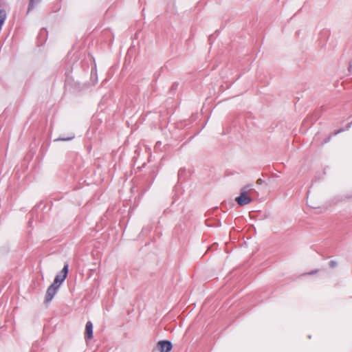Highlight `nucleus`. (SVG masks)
<instances>
[{"label":"nucleus","mask_w":352,"mask_h":352,"mask_svg":"<svg viewBox=\"0 0 352 352\" xmlns=\"http://www.w3.org/2000/svg\"><path fill=\"white\" fill-rule=\"evenodd\" d=\"M352 124V122L351 123H349L346 127V129H349L351 127V124Z\"/></svg>","instance_id":"2eb2a0df"},{"label":"nucleus","mask_w":352,"mask_h":352,"mask_svg":"<svg viewBox=\"0 0 352 352\" xmlns=\"http://www.w3.org/2000/svg\"><path fill=\"white\" fill-rule=\"evenodd\" d=\"M59 287H60L56 286L55 285H54L52 283L47 288V292H46V294H45V302L46 303L50 302L52 300V298H54V296L56 294V292H57V291H58Z\"/></svg>","instance_id":"20e7f679"},{"label":"nucleus","mask_w":352,"mask_h":352,"mask_svg":"<svg viewBox=\"0 0 352 352\" xmlns=\"http://www.w3.org/2000/svg\"><path fill=\"white\" fill-rule=\"evenodd\" d=\"M159 352H170L173 349V344L168 340H160L155 346Z\"/></svg>","instance_id":"7ed1b4c3"},{"label":"nucleus","mask_w":352,"mask_h":352,"mask_svg":"<svg viewBox=\"0 0 352 352\" xmlns=\"http://www.w3.org/2000/svg\"><path fill=\"white\" fill-rule=\"evenodd\" d=\"M69 265L67 263H65L63 268L60 274H57L54 280L53 284L56 286L60 287L63 282L65 280L67 276Z\"/></svg>","instance_id":"f03ea898"},{"label":"nucleus","mask_w":352,"mask_h":352,"mask_svg":"<svg viewBox=\"0 0 352 352\" xmlns=\"http://www.w3.org/2000/svg\"><path fill=\"white\" fill-rule=\"evenodd\" d=\"M192 328H197V329H199V327H192Z\"/></svg>","instance_id":"dca6fc26"},{"label":"nucleus","mask_w":352,"mask_h":352,"mask_svg":"<svg viewBox=\"0 0 352 352\" xmlns=\"http://www.w3.org/2000/svg\"><path fill=\"white\" fill-rule=\"evenodd\" d=\"M40 1H41V0H30L28 8V12H29L30 10H32L34 8L35 3H38Z\"/></svg>","instance_id":"39448f33"},{"label":"nucleus","mask_w":352,"mask_h":352,"mask_svg":"<svg viewBox=\"0 0 352 352\" xmlns=\"http://www.w3.org/2000/svg\"><path fill=\"white\" fill-rule=\"evenodd\" d=\"M85 340L87 342L89 340L93 338V333L94 331H85Z\"/></svg>","instance_id":"423d86ee"},{"label":"nucleus","mask_w":352,"mask_h":352,"mask_svg":"<svg viewBox=\"0 0 352 352\" xmlns=\"http://www.w3.org/2000/svg\"><path fill=\"white\" fill-rule=\"evenodd\" d=\"M74 138V135L72 134L71 136L69 137H67V138H59L56 140H55V141H58V140H61V141H68V140H72L73 138Z\"/></svg>","instance_id":"0eeeda50"},{"label":"nucleus","mask_w":352,"mask_h":352,"mask_svg":"<svg viewBox=\"0 0 352 352\" xmlns=\"http://www.w3.org/2000/svg\"><path fill=\"white\" fill-rule=\"evenodd\" d=\"M317 272H318L317 270L312 271V272H309V274H314L316 273Z\"/></svg>","instance_id":"ddd939ff"},{"label":"nucleus","mask_w":352,"mask_h":352,"mask_svg":"<svg viewBox=\"0 0 352 352\" xmlns=\"http://www.w3.org/2000/svg\"><path fill=\"white\" fill-rule=\"evenodd\" d=\"M253 190V188H252L249 185L243 187L241 189L240 195L236 197L235 201L241 206L249 204L252 201V199L250 195Z\"/></svg>","instance_id":"f257e3e1"},{"label":"nucleus","mask_w":352,"mask_h":352,"mask_svg":"<svg viewBox=\"0 0 352 352\" xmlns=\"http://www.w3.org/2000/svg\"><path fill=\"white\" fill-rule=\"evenodd\" d=\"M262 183V179H258L257 180V184H261Z\"/></svg>","instance_id":"4468645a"},{"label":"nucleus","mask_w":352,"mask_h":352,"mask_svg":"<svg viewBox=\"0 0 352 352\" xmlns=\"http://www.w3.org/2000/svg\"><path fill=\"white\" fill-rule=\"evenodd\" d=\"M329 266H330V267H331V268H334L335 267H336V266H337V262H336V261H331L329 262Z\"/></svg>","instance_id":"1a4fd4ad"},{"label":"nucleus","mask_w":352,"mask_h":352,"mask_svg":"<svg viewBox=\"0 0 352 352\" xmlns=\"http://www.w3.org/2000/svg\"><path fill=\"white\" fill-rule=\"evenodd\" d=\"M175 326H171V327H168L167 330H173L175 329Z\"/></svg>","instance_id":"f8f14e48"},{"label":"nucleus","mask_w":352,"mask_h":352,"mask_svg":"<svg viewBox=\"0 0 352 352\" xmlns=\"http://www.w3.org/2000/svg\"><path fill=\"white\" fill-rule=\"evenodd\" d=\"M343 131H344L343 129H340V130L336 131L333 132V135H336L338 133H340V132H342Z\"/></svg>","instance_id":"9d476101"},{"label":"nucleus","mask_w":352,"mask_h":352,"mask_svg":"<svg viewBox=\"0 0 352 352\" xmlns=\"http://www.w3.org/2000/svg\"><path fill=\"white\" fill-rule=\"evenodd\" d=\"M92 329H93L92 322L90 321H88L86 324L85 330H92Z\"/></svg>","instance_id":"6e6552de"},{"label":"nucleus","mask_w":352,"mask_h":352,"mask_svg":"<svg viewBox=\"0 0 352 352\" xmlns=\"http://www.w3.org/2000/svg\"><path fill=\"white\" fill-rule=\"evenodd\" d=\"M184 172V170H183V169H180V170H179V172H178V176H179V177H181L182 174Z\"/></svg>","instance_id":"9b49d317"}]
</instances>
